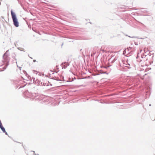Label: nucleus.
Masks as SVG:
<instances>
[{"mask_svg": "<svg viewBox=\"0 0 155 155\" xmlns=\"http://www.w3.org/2000/svg\"><path fill=\"white\" fill-rule=\"evenodd\" d=\"M11 12L14 25L15 27H18L19 26V23L18 21V19L15 13L12 10H11Z\"/></svg>", "mask_w": 155, "mask_h": 155, "instance_id": "f257e3e1", "label": "nucleus"}, {"mask_svg": "<svg viewBox=\"0 0 155 155\" xmlns=\"http://www.w3.org/2000/svg\"><path fill=\"white\" fill-rule=\"evenodd\" d=\"M24 94L26 98H29L31 97V93H29L28 91H25Z\"/></svg>", "mask_w": 155, "mask_h": 155, "instance_id": "20e7f679", "label": "nucleus"}, {"mask_svg": "<svg viewBox=\"0 0 155 155\" xmlns=\"http://www.w3.org/2000/svg\"><path fill=\"white\" fill-rule=\"evenodd\" d=\"M149 106H151V104H149Z\"/></svg>", "mask_w": 155, "mask_h": 155, "instance_id": "9b49d317", "label": "nucleus"}, {"mask_svg": "<svg viewBox=\"0 0 155 155\" xmlns=\"http://www.w3.org/2000/svg\"><path fill=\"white\" fill-rule=\"evenodd\" d=\"M142 51V50H140L139 51V52L140 53H141V52Z\"/></svg>", "mask_w": 155, "mask_h": 155, "instance_id": "6e6552de", "label": "nucleus"}, {"mask_svg": "<svg viewBox=\"0 0 155 155\" xmlns=\"http://www.w3.org/2000/svg\"><path fill=\"white\" fill-rule=\"evenodd\" d=\"M132 48L129 47V48H127L126 49L124 50L123 53V54L124 55H127L129 54V53L131 51H130V49Z\"/></svg>", "mask_w": 155, "mask_h": 155, "instance_id": "7ed1b4c3", "label": "nucleus"}, {"mask_svg": "<svg viewBox=\"0 0 155 155\" xmlns=\"http://www.w3.org/2000/svg\"><path fill=\"white\" fill-rule=\"evenodd\" d=\"M140 54V53H139H139H138V54Z\"/></svg>", "mask_w": 155, "mask_h": 155, "instance_id": "f8f14e48", "label": "nucleus"}, {"mask_svg": "<svg viewBox=\"0 0 155 155\" xmlns=\"http://www.w3.org/2000/svg\"><path fill=\"white\" fill-rule=\"evenodd\" d=\"M125 61H122V63H120V65L122 67H127V65H130V64H129L128 63L127 64L126 63Z\"/></svg>", "mask_w": 155, "mask_h": 155, "instance_id": "39448f33", "label": "nucleus"}, {"mask_svg": "<svg viewBox=\"0 0 155 155\" xmlns=\"http://www.w3.org/2000/svg\"><path fill=\"white\" fill-rule=\"evenodd\" d=\"M33 61H34V62H36V60H33Z\"/></svg>", "mask_w": 155, "mask_h": 155, "instance_id": "1a4fd4ad", "label": "nucleus"}, {"mask_svg": "<svg viewBox=\"0 0 155 155\" xmlns=\"http://www.w3.org/2000/svg\"><path fill=\"white\" fill-rule=\"evenodd\" d=\"M34 72H37V71H35V70H34ZM35 73L37 74V73Z\"/></svg>", "mask_w": 155, "mask_h": 155, "instance_id": "9d476101", "label": "nucleus"}, {"mask_svg": "<svg viewBox=\"0 0 155 155\" xmlns=\"http://www.w3.org/2000/svg\"><path fill=\"white\" fill-rule=\"evenodd\" d=\"M147 49L145 48L144 49V53L143 54V55H141V58L140 59V62H141L142 61H145V60H147V58H146V56H147V54H148V53H147Z\"/></svg>", "mask_w": 155, "mask_h": 155, "instance_id": "f03ea898", "label": "nucleus"}, {"mask_svg": "<svg viewBox=\"0 0 155 155\" xmlns=\"http://www.w3.org/2000/svg\"><path fill=\"white\" fill-rule=\"evenodd\" d=\"M15 56H16V55L15 54V55L14 56H13V58H14L15 60H16V59L15 58Z\"/></svg>", "mask_w": 155, "mask_h": 155, "instance_id": "423d86ee", "label": "nucleus"}, {"mask_svg": "<svg viewBox=\"0 0 155 155\" xmlns=\"http://www.w3.org/2000/svg\"><path fill=\"white\" fill-rule=\"evenodd\" d=\"M101 50L103 52H106V51H104V50L101 49Z\"/></svg>", "mask_w": 155, "mask_h": 155, "instance_id": "0eeeda50", "label": "nucleus"}]
</instances>
